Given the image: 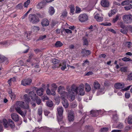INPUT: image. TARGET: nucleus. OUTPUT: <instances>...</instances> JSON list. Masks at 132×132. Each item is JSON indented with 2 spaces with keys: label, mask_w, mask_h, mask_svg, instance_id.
Listing matches in <instances>:
<instances>
[{
  "label": "nucleus",
  "mask_w": 132,
  "mask_h": 132,
  "mask_svg": "<svg viewBox=\"0 0 132 132\" xmlns=\"http://www.w3.org/2000/svg\"><path fill=\"white\" fill-rule=\"evenodd\" d=\"M40 15L39 14L37 15L30 14L29 15V20L32 23H37L39 22V18L40 17Z\"/></svg>",
  "instance_id": "obj_1"
},
{
  "label": "nucleus",
  "mask_w": 132,
  "mask_h": 132,
  "mask_svg": "<svg viewBox=\"0 0 132 132\" xmlns=\"http://www.w3.org/2000/svg\"><path fill=\"white\" fill-rule=\"evenodd\" d=\"M24 102L22 101H17L16 102L15 105L16 107H21L25 109H28L29 112H30V110L29 109V106L28 104H26L24 105Z\"/></svg>",
  "instance_id": "obj_2"
},
{
  "label": "nucleus",
  "mask_w": 132,
  "mask_h": 132,
  "mask_svg": "<svg viewBox=\"0 0 132 132\" xmlns=\"http://www.w3.org/2000/svg\"><path fill=\"white\" fill-rule=\"evenodd\" d=\"M122 19L124 23H130L132 22V15L131 14H125L122 17Z\"/></svg>",
  "instance_id": "obj_3"
},
{
  "label": "nucleus",
  "mask_w": 132,
  "mask_h": 132,
  "mask_svg": "<svg viewBox=\"0 0 132 132\" xmlns=\"http://www.w3.org/2000/svg\"><path fill=\"white\" fill-rule=\"evenodd\" d=\"M32 80L30 78L24 79L21 81V84L24 86L30 85Z\"/></svg>",
  "instance_id": "obj_4"
},
{
  "label": "nucleus",
  "mask_w": 132,
  "mask_h": 132,
  "mask_svg": "<svg viewBox=\"0 0 132 132\" xmlns=\"http://www.w3.org/2000/svg\"><path fill=\"white\" fill-rule=\"evenodd\" d=\"M68 93L70 94H71V93L75 95H77L78 94L79 92H78V87H77L74 85L72 86L71 89H69Z\"/></svg>",
  "instance_id": "obj_5"
},
{
  "label": "nucleus",
  "mask_w": 132,
  "mask_h": 132,
  "mask_svg": "<svg viewBox=\"0 0 132 132\" xmlns=\"http://www.w3.org/2000/svg\"><path fill=\"white\" fill-rule=\"evenodd\" d=\"M68 119L70 122L73 121L74 120V112L72 110H69L68 112Z\"/></svg>",
  "instance_id": "obj_6"
},
{
  "label": "nucleus",
  "mask_w": 132,
  "mask_h": 132,
  "mask_svg": "<svg viewBox=\"0 0 132 132\" xmlns=\"http://www.w3.org/2000/svg\"><path fill=\"white\" fill-rule=\"evenodd\" d=\"M88 16L86 14H80L79 16V20L81 22H85L87 20Z\"/></svg>",
  "instance_id": "obj_7"
},
{
  "label": "nucleus",
  "mask_w": 132,
  "mask_h": 132,
  "mask_svg": "<svg viewBox=\"0 0 132 132\" xmlns=\"http://www.w3.org/2000/svg\"><path fill=\"white\" fill-rule=\"evenodd\" d=\"M125 84L123 83L117 82L114 84V87L117 89H120L123 88L125 87Z\"/></svg>",
  "instance_id": "obj_8"
},
{
  "label": "nucleus",
  "mask_w": 132,
  "mask_h": 132,
  "mask_svg": "<svg viewBox=\"0 0 132 132\" xmlns=\"http://www.w3.org/2000/svg\"><path fill=\"white\" fill-rule=\"evenodd\" d=\"M11 115L12 119L15 122H17L19 121V116L16 113H12Z\"/></svg>",
  "instance_id": "obj_9"
},
{
  "label": "nucleus",
  "mask_w": 132,
  "mask_h": 132,
  "mask_svg": "<svg viewBox=\"0 0 132 132\" xmlns=\"http://www.w3.org/2000/svg\"><path fill=\"white\" fill-rule=\"evenodd\" d=\"M81 53L82 54L83 57H84L86 56H88L91 54V52L89 50H86L85 49H83L82 50Z\"/></svg>",
  "instance_id": "obj_10"
},
{
  "label": "nucleus",
  "mask_w": 132,
  "mask_h": 132,
  "mask_svg": "<svg viewBox=\"0 0 132 132\" xmlns=\"http://www.w3.org/2000/svg\"><path fill=\"white\" fill-rule=\"evenodd\" d=\"M15 109L16 111L21 115L22 117H25L26 114V111H25V113H24V112L21 110L20 108L18 107H15Z\"/></svg>",
  "instance_id": "obj_11"
},
{
  "label": "nucleus",
  "mask_w": 132,
  "mask_h": 132,
  "mask_svg": "<svg viewBox=\"0 0 132 132\" xmlns=\"http://www.w3.org/2000/svg\"><path fill=\"white\" fill-rule=\"evenodd\" d=\"M101 5L103 7H108L109 6V3L107 0H102L101 2Z\"/></svg>",
  "instance_id": "obj_12"
},
{
  "label": "nucleus",
  "mask_w": 132,
  "mask_h": 132,
  "mask_svg": "<svg viewBox=\"0 0 132 132\" xmlns=\"http://www.w3.org/2000/svg\"><path fill=\"white\" fill-rule=\"evenodd\" d=\"M78 91H79V92L78 94L81 95H83L85 93L84 90V86H80L78 87Z\"/></svg>",
  "instance_id": "obj_13"
},
{
  "label": "nucleus",
  "mask_w": 132,
  "mask_h": 132,
  "mask_svg": "<svg viewBox=\"0 0 132 132\" xmlns=\"http://www.w3.org/2000/svg\"><path fill=\"white\" fill-rule=\"evenodd\" d=\"M56 90L54 88H52L51 90H50V89L48 88L46 90V93L48 95H55V90Z\"/></svg>",
  "instance_id": "obj_14"
},
{
  "label": "nucleus",
  "mask_w": 132,
  "mask_h": 132,
  "mask_svg": "<svg viewBox=\"0 0 132 132\" xmlns=\"http://www.w3.org/2000/svg\"><path fill=\"white\" fill-rule=\"evenodd\" d=\"M9 95L12 101L14 100L15 98V95L12 92L11 89L10 88H9Z\"/></svg>",
  "instance_id": "obj_15"
},
{
  "label": "nucleus",
  "mask_w": 132,
  "mask_h": 132,
  "mask_svg": "<svg viewBox=\"0 0 132 132\" xmlns=\"http://www.w3.org/2000/svg\"><path fill=\"white\" fill-rule=\"evenodd\" d=\"M62 103L63 106L66 108H68L69 106V104L68 102L67 101L65 100L64 97L62 98Z\"/></svg>",
  "instance_id": "obj_16"
},
{
  "label": "nucleus",
  "mask_w": 132,
  "mask_h": 132,
  "mask_svg": "<svg viewBox=\"0 0 132 132\" xmlns=\"http://www.w3.org/2000/svg\"><path fill=\"white\" fill-rule=\"evenodd\" d=\"M98 110H92L90 111V114L91 116L93 117H96L98 115Z\"/></svg>",
  "instance_id": "obj_17"
},
{
  "label": "nucleus",
  "mask_w": 132,
  "mask_h": 132,
  "mask_svg": "<svg viewBox=\"0 0 132 132\" xmlns=\"http://www.w3.org/2000/svg\"><path fill=\"white\" fill-rule=\"evenodd\" d=\"M29 95L32 100H34V99H35L37 96L36 94L34 91L29 92Z\"/></svg>",
  "instance_id": "obj_18"
},
{
  "label": "nucleus",
  "mask_w": 132,
  "mask_h": 132,
  "mask_svg": "<svg viewBox=\"0 0 132 132\" xmlns=\"http://www.w3.org/2000/svg\"><path fill=\"white\" fill-rule=\"evenodd\" d=\"M3 123V125L5 128H7L8 127V122L7 120L5 119H3L2 120H0V123Z\"/></svg>",
  "instance_id": "obj_19"
},
{
  "label": "nucleus",
  "mask_w": 132,
  "mask_h": 132,
  "mask_svg": "<svg viewBox=\"0 0 132 132\" xmlns=\"http://www.w3.org/2000/svg\"><path fill=\"white\" fill-rule=\"evenodd\" d=\"M20 69L19 67L18 66H14L12 68L10 69V71L11 70L12 71L16 73L20 71Z\"/></svg>",
  "instance_id": "obj_20"
},
{
  "label": "nucleus",
  "mask_w": 132,
  "mask_h": 132,
  "mask_svg": "<svg viewBox=\"0 0 132 132\" xmlns=\"http://www.w3.org/2000/svg\"><path fill=\"white\" fill-rule=\"evenodd\" d=\"M49 21L46 19H44L42 22V24L43 26H46L49 24Z\"/></svg>",
  "instance_id": "obj_21"
},
{
  "label": "nucleus",
  "mask_w": 132,
  "mask_h": 132,
  "mask_svg": "<svg viewBox=\"0 0 132 132\" xmlns=\"http://www.w3.org/2000/svg\"><path fill=\"white\" fill-rule=\"evenodd\" d=\"M57 109L58 115H63V111L62 107L59 106L57 108Z\"/></svg>",
  "instance_id": "obj_22"
},
{
  "label": "nucleus",
  "mask_w": 132,
  "mask_h": 132,
  "mask_svg": "<svg viewBox=\"0 0 132 132\" xmlns=\"http://www.w3.org/2000/svg\"><path fill=\"white\" fill-rule=\"evenodd\" d=\"M43 89L42 88H40L39 89L37 90V95L39 96H41L43 93Z\"/></svg>",
  "instance_id": "obj_23"
},
{
  "label": "nucleus",
  "mask_w": 132,
  "mask_h": 132,
  "mask_svg": "<svg viewBox=\"0 0 132 132\" xmlns=\"http://www.w3.org/2000/svg\"><path fill=\"white\" fill-rule=\"evenodd\" d=\"M7 59V58L5 56L0 54V63L3 62L5 61Z\"/></svg>",
  "instance_id": "obj_24"
},
{
  "label": "nucleus",
  "mask_w": 132,
  "mask_h": 132,
  "mask_svg": "<svg viewBox=\"0 0 132 132\" xmlns=\"http://www.w3.org/2000/svg\"><path fill=\"white\" fill-rule=\"evenodd\" d=\"M94 87L95 89H99L100 87V85L98 81L95 82L94 83Z\"/></svg>",
  "instance_id": "obj_25"
},
{
  "label": "nucleus",
  "mask_w": 132,
  "mask_h": 132,
  "mask_svg": "<svg viewBox=\"0 0 132 132\" xmlns=\"http://www.w3.org/2000/svg\"><path fill=\"white\" fill-rule=\"evenodd\" d=\"M99 14H97L94 16V18L96 19L97 21L98 22L102 21L103 20V19L101 17L99 16Z\"/></svg>",
  "instance_id": "obj_26"
},
{
  "label": "nucleus",
  "mask_w": 132,
  "mask_h": 132,
  "mask_svg": "<svg viewBox=\"0 0 132 132\" xmlns=\"http://www.w3.org/2000/svg\"><path fill=\"white\" fill-rule=\"evenodd\" d=\"M9 126L12 128H13L15 127L14 122L11 119H9Z\"/></svg>",
  "instance_id": "obj_27"
},
{
  "label": "nucleus",
  "mask_w": 132,
  "mask_h": 132,
  "mask_svg": "<svg viewBox=\"0 0 132 132\" xmlns=\"http://www.w3.org/2000/svg\"><path fill=\"white\" fill-rule=\"evenodd\" d=\"M24 98L25 101L27 102L26 104H29L28 103L30 101V99L29 97L28 96V95L25 94L24 96Z\"/></svg>",
  "instance_id": "obj_28"
},
{
  "label": "nucleus",
  "mask_w": 132,
  "mask_h": 132,
  "mask_svg": "<svg viewBox=\"0 0 132 132\" xmlns=\"http://www.w3.org/2000/svg\"><path fill=\"white\" fill-rule=\"evenodd\" d=\"M49 13L50 14L52 15H53L55 12V10L53 7L51 6L49 9Z\"/></svg>",
  "instance_id": "obj_29"
},
{
  "label": "nucleus",
  "mask_w": 132,
  "mask_h": 132,
  "mask_svg": "<svg viewBox=\"0 0 132 132\" xmlns=\"http://www.w3.org/2000/svg\"><path fill=\"white\" fill-rule=\"evenodd\" d=\"M46 104L48 106L51 107L53 106V103L52 101L51 100H48L46 102Z\"/></svg>",
  "instance_id": "obj_30"
},
{
  "label": "nucleus",
  "mask_w": 132,
  "mask_h": 132,
  "mask_svg": "<svg viewBox=\"0 0 132 132\" xmlns=\"http://www.w3.org/2000/svg\"><path fill=\"white\" fill-rule=\"evenodd\" d=\"M124 8L126 11L130 10L132 9V5L131 4H129L126 5L124 7Z\"/></svg>",
  "instance_id": "obj_31"
},
{
  "label": "nucleus",
  "mask_w": 132,
  "mask_h": 132,
  "mask_svg": "<svg viewBox=\"0 0 132 132\" xmlns=\"http://www.w3.org/2000/svg\"><path fill=\"white\" fill-rule=\"evenodd\" d=\"M63 45L62 43L60 41L56 42L55 44V46L56 47H61Z\"/></svg>",
  "instance_id": "obj_32"
},
{
  "label": "nucleus",
  "mask_w": 132,
  "mask_h": 132,
  "mask_svg": "<svg viewBox=\"0 0 132 132\" xmlns=\"http://www.w3.org/2000/svg\"><path fill=\"white\" fill-rule=\"evenodd\" d=\"M39 30V28L37 26H34L31 27V30L33 31L37 32Z\"/></svg>",
  "instance_id": "obj_33"
},
{
  "label": "nucleus",
  "mask_w": 132,
  "mask_h": 132,
  "mask_svg": "<svg viewBox=\"0 0 132 132\" xmlns=\"http://www.w3.org/2000/svg\"><path fill=\"white\" fill-rule=\"evenodd\" d=\"M51 61L52 63L58 65L60 64H59L60 62V61L55 59H53Z\"/></svg>",
  "instance_id": "obj_34"
},
{
  "label": "nucleus",
  "mask_w": 132,
  "mask_h": 132,
  "mask_svg": "<svg viewBox=\"0 0 132 132\" xmlns=\"http://www.w3.org/2000/svg\"><path fill=\"white\" fill-rule=\"evenodd\" d=\"M120 31L123 34H126L127 33L128 30L127 29L125 28H122V29H120Z\"/></svg>",
  "instance_id": "obj_35"
},
{
  "label": "nucleus",
  "mask_w": 132,
  "mask_h": 132,
  "mask_svg": "<svg viewBox=\"0 0 132 132\" xmlns=\"http://www.w3.org/2000/svg\"><path fill=\"white\" fill-rule=\"evenodd\" d=\"M85 89L87 92H89L91 90V88L89 85L86 83L85 84Z\"/></svg>",
  "instance_id": "obj_36"
},
{
  "label": "nucleus",
  "mask_w": 132,
  "mask_h": 132,
  "mask_svg": "<svg viewBox=\"0 0 132 132\" xmlns=\"http://www.w3.org/2000/svg\"><path fill=\"white\" fill-rule=\"evenodd\" d=\"M120 15L119 14H117L116 17L113 19L112 22L113 23H114L116 22L119 19V18Z\"/></svg>",
  "instance_id": "obj_37"
},
{
  "label": "nucleus",
  "mask_w": 132,
  "mask_h": 132,
  "mask_svg": "<svg viewBox=\"0 0 132 132\" xmlns=\"http://www.w3.org/2000/svg\"><path fill=\"white\" fill-rule=\"evenodd\" d=\"M130 2L129 0H125L123 1L121 3V4L122 6L125 5H127L130 3Z\"/></svg>",
  "instance_id": "obj_38"
},
{
  "label": "nucleus",
  "mask_w": 132,
  "mask_h": 132,
  "mask_svg": "<svg viewBox=\"0 0 132 132\" xmlns=\"http://www.w3.org/2000/svg\"><path fill=\"white\" fill-rule=\"evenodd\" d=\"M36 100V103L38 105L41 102V100L40 98H38V97L37 96L36 97V98H35V99H34L33 100L35 101V100Z\"/></svg>",
  "instance_id": "obj_39"
},
{
  "label": "nucleus",
  "mask_w": 132,
  "mask_h": 132,
  "mask_svg": "<svg viewBox=\"0 0 132 132\" xmlns=\"http://www.w3.org/2000/svg\"><path fill=\"white\" fill-rule=\"evenodd\" d=\"M16 78L14 77L11 78L9 80V85L10 86L11 85V83L12 82H14L15 81Z\"/></svg>",
  "instance_id": "obj_40"
},
{
  "label": "nucleus",
  "mask_w": 132,
  "mask_h": 132,
  "mask_svg": "<svg viewBox=\"0 0 132 132\" xmlns=\"http://www.w3.org/2000/svg\"><path fill=\"white\" fill-rule=\"evenodd\" d=\"M69 7L70 8V12L72 13L73 14L75 10L74 6L72 5H70L69 6Z\"/></svg>",
  "instance_id": "obj_41"
},
{
  "label": "nucleus",
  "mask_w": 132,
  "mask_h": 132,
  "mask_svg": "<svg viewBox=\"0 0 132 132\" xmlns=\"http://www.w3.org/2000/svg\"><path fill=\"white\" fill-rule=\"evenodd\" d=\"M120 70L122 72H126L127 71V68L126 67H122L121 68Z\"/></svg>",
  "instance_id": "obj_42"
},
{
  "label": "nucleus",
  "mask_w": 132,
  "mask_h": 132,
  "mask_svg": "<svg viewBox=\"0 0 132 132\" xmlns=\"http://www.w3.org/2000/svg\"><path fill=\"white\" fill-rule=\"evenodd\" d=\"M63 86H60L58 88L57 90V92L59 94H62V91L63 89Z\"/></svg>",
  "instance_id": "obj_43"
},
{
  "label": "nucleus",
  "mask_w": 132,
  "mask_h": 132,
  "mask_svg": "<svg viewBox=\"0 0 132 132\" xmlns=\"http://www.w3.org/2000/svg\"><path fill=\"white\" fill-rule=\"evenodd\" d=\"M109 128L108 127H103L100 129L101 132H106L108 131Z\"/></svg>",
  "instance_id": "obj_44"
},
{
  "label": "nucleus",
  "mask_w": 132,
  "mask_h": 132,
  "mask_svg": "<svg viewBox=\"0 0 132 132\" xmlns=\"http://www.w3.org/2000/svg\"><path fill=\"white\" fill-rule=\"evenodd\" d=\"M128 123H132V115H130L128 117Z\"/></svg>",
  "instance_id": "obj_45"
},
{
  "label": "nucleus",
  "mask_w": 132,
  "mask_h": 132,
  "mask_svg": "<svg viewBox=\"0 0 132 132\" xmlns=\"http://www.w3.org/2000/svg\"><path fill=\"white\" fill-rule=\"evenodd\" d=\"M30 0H27L26 2H25L23 4V6L25 7H28V5L30 3Z\"/></svg>",
  "instance_id": "obj_46"
},
{
  "label": "nucleus",
  "mask_w": 132,
  "mask_h": 132,
  "mask_svg": "<svg viewBox=\"0 0 132 132\" xmlns=\"http://www.w3.org/2000/svg\"><path fill=\"white\" fill-rule=\"evenodd\" d=\"M83 45H86L87 46H88V42L87 39L86 38H83Z\"/></svg>",
  "instance_id": "obj_47"
},
{
  "label": "nucleus",
  "mask_w": 132,
  "mask_h": 132,
  "mask_svg": "<svg viewBox=\"0 0 132 132\" xmlns=\"http://www.w3.org/2000/svg\"><path fill=\"white\" fill-rule=\"evenodd\" d=\"M66 63L65 62H63L62 63V67L61 68V69L62 70H64L66 68Z\"/></svg>",
  "instance_id": "obj_48"
},
{
  "label": "nucleus",
  "mask_w": 132,
  "mask_h": 132,
  "mask_svg": "<svg viewBox=\"0 0 132 132\" xmlns=\"http://www.w3.org/2000/svg\"><path fill=\"white\" fill-rule=\"evenodd\" d=\"M59 116H57V118L58 119V122L60 123V122L62 121V119L63 118V115H58Z\"/></svg>",
  "instance_id": "obj_49"
},
{
  "label": "nucleus",
  "mask_w": 132,
  "mask_h": 132,
  "mask_svg": "<svg viewBox=\"0 0 132 132\" xmlns=\"http://www.w3.org/2000/svg\"><path fill=\"white\" fill-rule=\"evenodd\" d=\"M67 15V11L65 10H64L62 13V14L61 16L63 18L66 17Z\"/></svg>",
  "instance_id": "obj_50"
},
{
  "label": "nucleus",
  "mask_w": 132,
  "mask_h": 132,
  "mask_svg": "<svg viewBox=\"0 0 132 132\" xmlns=\"http://www.w3.org/2000/svg\"><path fill=\"white\" fill-rule=\"evenodd\" d=\"M123 123H119V124L118 126L116 127V128L120 129H121L123 128Z\"/></svg>",
  "instance_id": "obj_51"
},
{
  "label": "nucleus",
  "mask_w": 132,
  "mask_h": 132,
  "mask_svg": "<svg viewBox=\"0 0 132 132\" xmlns=\"http://www.w3.org/2000/svg\"><path fill=\"white\" fill-rule=\"evenodd\" d=\"M23 7V5L21 3H20L18 4L16 6V8L20 9H21Z\"/></svg>",
  "instance_id": "obj_52"
},
{
  "label": "nucleus",
  "mask_w": 132,
  "mask_h": 132,
  "mask_svg": "<svg viewBox=\"0 0 132 132\" xmlns=\"http://www.w3.org/2000/svg\"><path fill=\"white\" fill-rule=\"evenodd\" d=\"M43 109L42 108H39L38 109V114L39 116L41 115L42 113Z\"/></svg>",
  "instance_id": "obj_53"
},
{
  "label": "nucleus",
  "mask_w": 132,
  "mask_h": 132,
  "mask_svg": "<svg viewBox=\"0 0 132 132\" xmlns=\"http://www.w3.org/2000/svg\"><path fill=\"white\" fill-rule=\"evenodd\" d=\"M127 80L129 81L132 80V73H130L128 76Z\"/></svg>",
  "instance_id": "obj_54"
},
{
  "label": "nucleus",
  "mask_w": 132,
  "mask_h": 132,
  "mask_svg": "<svg viewBox=\"0 0 132 132\" xmlns=\"http://www.w3.org/2000/svg\"><path fill=\"white\" fill-rule=\"evenodd\" d=\"M122 60L123 61L125 62L129 61L131 60L130 59L127 58L126 57H125L122 58Z\"/></svg>",
  "instance_id": "obj_55"
},
{
  "label": "nucleus",
  "mask_w": 132,
  "mask_h": 132,
  "mask_svg": "<svg viewBox=\"0 0 132 132\" xmlns=\"http://www.w3.org/2000/svg\"><path fill=\"white\" fill-rule=\"evenodd\" d=\"M119 25L122 28L126 27L125 24L123 22H120L119 24Z\"/></svg>",
  "instance_id": "obj_56"
},
{
  "label": "nucleus",
  "mask_w": 132,
  "mask_h": 132,
  "mask_svg": "<svg viewBox=\"0 0 132 132\" xmlns=\"http://www.w3.org/2000/svg\"><path fill=\"white\" fill-rule=\"evenodd\" d=\"M8 43L7 40H5L0 42V44L3 45H5Z\"/></svg>",
  "instance_id": "obj_57"
},
{
  "label": "nucleus",
  "mask_w": 132,
  "mask_h": 132,
  "mask_svg": "<svg viewBox=\"0 0 132 132\" xmlns=\"http://www.w3.org/2000/svg\"><path fill=\"white\" fill-rule=\"evenodd\" d=\"M101 25H103L104 26H109L111 25V24L110 23H102L101 24Z\"/></svg>",
  "instance_id": "obj_58"
},
{
  "label": "nucleus",
  "mask_w": 132,
  "mask_h": 132,
  "mask_svg": "<svg viewBox=\"0 0 132 132\" xmlns=\"http://www.w3.org/2000/svg\"><path fill=\"white\" fill-rule=\"evenodd\" d=\"M32 31L31 30V31H28L27 33H25V36H26L27 38H28V35L30 36L31 35V34L32 33Z\"/></svg>",
  "instance_id": "obj_59"
},
{
  "label": "nucleus",
  "mask_w": 132,
  "mask_h": 132,
  "mask_svg": "<svg viewBox=\"0 0 132 132\" xmlns=\"http://www.w3.org/2000/svg\"><path fill=\"white\" fill-rule=\"evenodd\" d=\"M71 106L72 108H75L77 106V105L75 103H72L71 104Z\"/></svg>",
  "instance_id": "obj_60"
},
{
  "label": "nucleus",
  "mask_w": 132,
  "mask_h": 132,
  "mask_svg": "<svg viewBox=\"0 0 132 132\" xmlns=\"http://www.w3.org/2000/svg\"><path fill=\"white\" fill-rule=\"evenodd\" d=\"M76 10L75 11V12L76 13H79L81 9L80 8L78 7V6H76Z\"/></svg>",
  "instance_id": "obj_61"
},
{
  "label": "nucleus",
  "mask_w": 132,
  "mask_h": 132,
  "mask_svg": "<svg viewBox=\"0 0 132 132\" xmlns=\"http://www.w3.org/2000/svg\"><path fill=\"white\" fill-rule=\"evenodd\" d=\"M89 62V61L87 59L85 61H84V63L82 64V65L84 66L87 64V63H88Z\"/></svg>",
  "instance_id": "obj_62"
},
{
  "label": "nucleus",
  "mask_w": 132,
  "mask_h": 132,
  "mask_svg": "<svg viewBox=\"0 0 132 132\" xmlns=\"http://www.w3.org/2000/svg\"><path fill=\"white\" fill-rule=\"evenodd\" d=\"M46 37V36L45 35L43 36H41L39 37L38 40H42Z\"/></svg>",
  "instance_id": "obj_63"
},
{
  "label": "nucleus",
  "mask_w": 132,
  "mask_h": 132,
  "mask_svg": "<svg viewBox=\"0 0 132 132\" xmlns=\"http://www.w3.org/2000/svg\"><path fill=\"white\" fill-rule=\"evenodd\" d=\"M125 97L127 98H128L130 97V94L129 93H126L125 94Z\"/></svg>",
  "instance_id": "obj_64"
}]
</instances>
